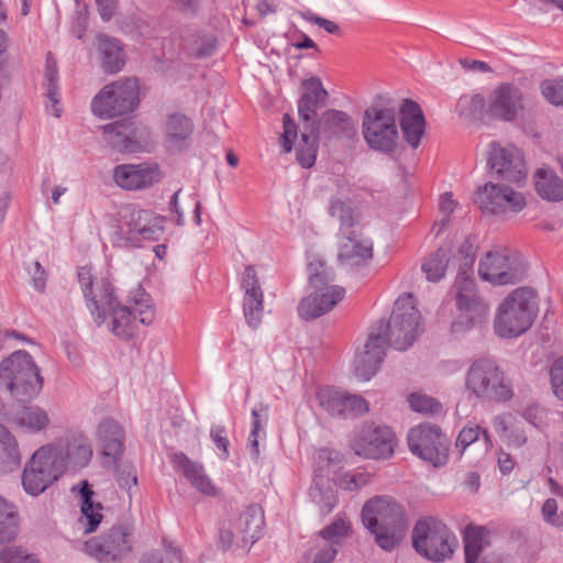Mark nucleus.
<instances>
[{
  "label": "nucleus",
  "instance_id": "obj_1",
  "mask_svg": "<svg viewBox=\"0 0 563 563\" xmlns=\"http://www.w3.org/2000/svg\"><path fill=\"white\" fill-rule=\"evenodd\" d=\"M77 279L95 323L100 327L109 319L108 328L119 339H132L137 320L144 325L154 321L153 299L141 285L130 292L126 305H121L109 278L95 279L89 266L78 268Z\"/></svg>",
  "mask_w": 563,
  "mask_h": 563
},
{
  "label": "nucleus",
  "instance_id": "obj_2",
  "mask_svg": "<svg viewBox=\"0 0 563 563\" xmlns=\"http://www.w3.org/2000/svg\"><path fill=\"white\" fill-rule=\"evenodd\" d=\"M422 332L421 313L413 296H399L389 320H380L371 327L363 352L355 355L354 375L361 380H369L383 363L388 345L406 351Z\"/></svg>",
  "mask_w": 563,
  "mask_h": 563
},
{
  "label": "nucleus",
  "instance_id": "obj_3",
  "mask_svg": "<svg viewBox=\"0 0 563 563\" xmlns=\"http://www.w3.org/2000/svg\"><path fill=\"white\" fill-rule=\"evenodd\" d=\"M538 305L533 290L521 287L511 291L498 306L494 329L500 338H516L533 323Z\"/></svg>",
  "mask_w": 563,
  "mask_h": 563
},
{
  "label": "nucleus",
  "instance_id": "obj_4",
  "mask_svg": "<svg viewBox=\"0 0 563 563\" xmlns=\"http://www.w3.org/2000/svg\"><path fill=\"white\" fill-rule=\"evenodd\" d=\"M0 385L21 402L29 401L40 394L43 377L29 352L19 350L1 361Z\"/></svg>",
  "mask_w": 563,
  "mask_h": 563
},
{
  "label": "nucleus",
  "instance_id": "obj_5",
  "mask_svg": "<svg viewBox=\"0 0 563 563\" xmlns=\"http://www.w3.org/2000/svg\"><path fill=\"white\" fill-rule=\"evenodd\" d=\"M362 134L366 145L375 152L391 155L397 148L399 133L396 110L384 106L380 96L364 111Z\"/></svg>",
  "mask_w": 563,
  "mask_h": 563
},
{
  "label": "nucleus",
  "instance_id": "obj_6",
  "mask_svg": "<svg viewBox=\"0 0 563 563\" xmlns=\"http://www.w3.org/2000/svg\"><path fill=\"white\" fill-rule=\"evenodd\" d=\"M466 390L482 400L506 402L514 396L511 383L490 358H478L470 366L465 378Z\"/></svg>",
  "mask_w": 563,
  "mask_h": 563
},
{
  "label": "nucleus",
  "instance_id": "obj_7",
  "mask_svg": "<svg viewBox=\"0 0 563 563\" xmlns=\"http://www.w3.org/2000/svg\"><path fill=\"white\" fill-rule=\"evenodd\" d=\"M140 103L136 78H126L104 86L92 99L91 111L101 119L133 112Z\"/></svg>",
  "mask_w": 563,
  "mask_h": 563
},
{
  "label": "nucleus",
  "instance_id": "obj_8",
  "mask_svg": "<svg viewBox=\"0 0 563 563\" xmlns=\"http://www.w3.org/2000/svg\"><path fill=\"white\" fill-rule=\"evenodd\" d=\"M410 452L434 467L444 466L449 461L450 440L437 424L420 423L407 434Z\"/></svg>",
  "mask_w": 563,
  "mask_h": 563
},
{
  "label": "nucleus",
  "instance_id": "obj_9",
  "mask_svg": "<svg viewBox=\"0 0 563 563\" xmlns=\"http://www.w3.org/2000/svg\"><path fill=\"white\" fill-rule=\"evenodd\" d=\"M454 288L460 316L452 322L451 331L459 334L484 322L488 313V306L479 297L474 279H455Z\"/></svg>",
  "mask_w": 563,
  "mask_h": 563
},
{
  "label": "nucleus",
  "instance_id": "obj_10",
  "mask_svg": "<svg viewBox=\"0 0 563 563\" xmlns=\"http://www.w3.org/2000/svg\"><path fill=\"white\" fill-rule=\"evenodd\" d=\"M527 271V264L517 256H510L507 250L487 252L478 266L481 278L494 285L520 283L525 278Z\"/></svg>",
  "mask_w": 563,
  "mask_h": 563
},
{
  "label": "nucleus",
  "instance_id": "obj_11",
  "mask_svg": "<svg viewBox=\"0 0 563 563\" xmlns=\"http://www.w3.org/2000/svg\"><path fill=\"white\" fill-rule=\"evenodd\" d=\"M60 457L54 460L49 449L40 448L26 464L23 475L22 485L24 490L37 496L43 493L49 485L57 481L63 474V464Z\"/></svg>",
  "mask_w": 563,
  "mask_h": 563
},
{
  "label": "nucleus",
  "instance_id": "obj_12",
  "mask_svg": "<svg viewBox=\"0 0 563 563\" xmlns=\"http://www.w3.org/2000/svg\"><path fill=\"white\" fill-rule=\"evenodd\" d=\"M395 433L387 426L375 423L363 424L355 433L352 442L354 452L366 459H387L393 455Z\"/></svg>",
  "mask_w": 563,
  "mask_h": 563
},
{
  "label": "nucleus",
  "instance_id": "obj_13",
  "mask_svg": "<svg viewBox=\"0 0 563 563\" xmlns=\"http://www.w3.org/2000/svg\"><path fill=\"white\" fill-rule=\"evenodd\" d=\"M364 528H406L408 522L404 507L391 496L377 495L362 507Z\"/></svg>",
  "mask_w": 563,
  "mask_h": 563
},
{
  "label": "nucleus",
  "instance_id": "obj_14",
  "mask_svg": "<svg viewBox=\"0 0 563 563\" xmlns=\"http://www.w3.org/2000/svg\"><path fill=\"white\" fill-rule=\"evenodd\" d=\"M132 536L128 530H109L81 544V550L100 563L121 560L132 550Z\"/></svg>",
  "mask_w": 563,
  "mask_h": 563
},
{
  "label": "nucleus",
  "instance_id": "obj_15",
  "mask_svg": "<svg viewBox=\"0 0 563 563\" xmlns=\"http://www.w3.org/2000/svg\"><path fill=\"white\" fill-rule=\"evenodd\" d=\"M411 540L419 555L435 563L450 559L459 544L450 530H412Z\"/></svg>",
  "mask_w": 563,
  "mask_h": 563
},
{
  "label": "nucleus",
  "instance_id": "obj_16",
  "mask_svg": "<svg viewBox=\"0 0 563 563\" xmlns=\"http://www.w3.org/2000/svg\"><path fill=\"white\" fill-rule=\"evenodd\" d=\"M475 202L483 212L492 214H503L507 211L519 212L526 207L522 194L508 186H498L492 183L478 188Z\"/></svg>",
  "mask_w": 563,
  "mask_h": 563
},
{
  "label": "nucleus",
  "instance_id": "obj_17",
  "mask_svg": "<svg viewBox=\"0 0 563 563\" xmlns=\"http://www.w3.org/2000/svg\"><path fill=\"white\" fill-rule=\"evenodd\" d=\"M522 109L521 90L511 82H503L490 92L486 113L492 119L511 122Z\"/></svg>",
  "mask_w": 563,
  "mask_h": 563
},
{
  "label": "nucleus",
  "instance_id": "obj_18",
  "mask_svg": "<svg viewBox=\"0 0 563 563\" xmlns=\"http://www.w3.org/2000/svg\"><path fill=\"white\" fill-rule=\"evenodd\" d=\"M487 165L497 176L510 183H519L527 176L522 154L516 147H501L493 143Z\"/></svg>",
  "mask_w": 563,
  "mask_h": 563
},
{
  "label": "nucleus",
  "instance_id": "obj_19",
  "mask_svg": "<svg viewBox=\"0 0 563 563\" xmlns=\"http://www.w3.org/2000/svg\"><path fill=\"white\" fill-rule=\"evenodd\" d=\"M107 144L120 153H134L144 142L143 130L131 119L126 118L102 126Z\"/></svg>",
  "mask_w": 563,
  "mask_h": 563
},
{
  "label": "nucleus",
  "instance_id": "obj_20",
  "mask_svg": "<svg viewBox=\"0 0 563 563\" xmlns=\"http://www.w3.org/2000/svg\"><path fill=\"white\" fill-rule=\"evenodd\" d=\"M162 173L156 164H121L113 168L115 185L124 190H142L158 183Z\"/></svg>",
  "mask_w": 563,
  "mask_h": 563
},
{
  "label": "nucleus",
  "instance_id": "obj_21",
  "mask_svg": "<svg viewBox=\"0 0 563 563\" xmlns=\"http://www.w3.org/2000/svg\"><path fill=\"white\" fill-rule=\"evenodd\" d=\"M319 405L333 417L360 416L368 411L367 401L361 396L349 395L332 387L317 393Z\"/></svg>",
  "mask_w": 563,
  "mask_h": 563
},
{
  "label": "nucleus",
  "instance_id": "obj_22",
  "mask_svg": "<svg viewBox=\"0 0 563 563\" xmlns=\"http://www.w3.org/2000/svg\"><path fill=\"white\" fill-rule=\"evenodd\" d=\"M305 92L298 100V114L303 129L309 132L320 131V123L316 120L317 110L325 104L328 91L323 88L318 77H311L302 81Z\"/></svg>",
  "mask_w": 563,
  "mask_h": 563
},
{
  "label": "nucleus",
  "instance_id": "obj_23",
  "mask_svg": "<svg viewBox=\"0 0 563 563\" xmlns=\"http://www.w3.org/2000/svg\"><path fill=\"white\" fill-rule=\"evenodd\" d=\"M373 241L362 232L339 238L338 263L353 269L365 266L373 258Z\"/></svg>",
  "mask_w": 563,
  "mask_h": 563
},
{
  "label": "nucleus",
  "instance_id": "obj_24",
  "mask_svg": "<svg viewBox=\"0 0 563 563\" xmlns=\"http://www.w3.org/2000/svg\"><path fill=\"white\" fill-rule=\"evenodd\" d=\"M313 292L301 299L298 313L302 319H316L329 312L345 295L341 286L328 284L321 287H311Z\"/></svg>",
  "mask_w": 563,
  "mask_h": 563
},
{
  "label": "nucleus",
  "instance_id": "obj_25",
  "mask_svg": "<svg viewBox=\"0 0 563 563\" xmlns=\"http://www.w3.org/2000/svg\"><path fill=\"white\" fill-rule=\"evenodd\" d=\"M44 446L49 449V453L51 455H54V460L60 457L63 462V473L68 465L74 467H85L92 457L91 442L82 433L71 435L65 441V443L58 442Z\"/></svg>",
  "mask_w": 563,
  "mask_h": 563
},
{
  "label": "nucleus",
  "instance_id": "obj_26",
  "mask_svg": "<svg viewBox=\"0 0 563 563\" xmlns=\"http://www.w3.org/2000/svg\"><path fill=\"white\" fill-rule=\"evenodd\" d=\"M241 285L244 289L243 312L245 320L252 329H256L262 320L264 294L253 265L245 267Z\"/></svg>",
  "mask_w": 563,
  "mask_h": 563
},
{
  "label": "nucleus",
  "instance_id": "obj_27",
  "mask_svg": "<svg viewBox=\"0 0 563 563\" xmlns=\"http://www.w3.org/2000/svg\"><path fill=\"white\" fill-rule=\"evenodd\" d=\"M120 216L130 235H137L143 240H154L161 231L154 214L148 210L128 206L122 209Z\"/></svg>",
  "mask_w": 563,
  "mask_h": 563
},
{
  "label": "nucleus",
  "instance_id": "obj_28",
  "mask_svg": "<svg viewBox=\"0 0 563 563\" xmlns=\"http://www.w3.org/2000/svg\"><path fill=\"white\" fill-rule=\"evenodd\" d=\"M400 128L406 142L417 148L424 134L426 120L420 106L410 99H405L400 107Z\"/></svg>",
  "mask_w": 563,
  "mask_h": 563
},
{
  "label": "nucleus",
  "instance_id": "obj_29",
  "mask_svg": "<svg viewBox=\"0 0 563 563\" xmlns=\"http://www.w3.org/2000/svg\"><path fill=\"white\" fill-rule=\"evenodd\" d=\"M124 432L120 424L111 418L102 420L97 430L102 455L111 463H115L123 453Z\"/></svg>",
  "mask_w": 563,
  "mask_h": 563
},
{
  "label": "nucleus",
  "instance_id": "obj_30",
  "mask_svg": "<svg viewBox=\"0 0 563 563\" xmlns=\"http://www.w3.org/2000/svg\"><path fill=\"white\" fill-rule=\"evenodd\" d=\"M172 462L198 492L207 496L217 495L218 490L210 477L205 473L202 465L191 461L183 452L174 453Z\"/></svg>",
  "mask_w": 563,
  "mask_h": 563
},
{
  "label": "nucleus",
  "instance_id": "obj_31",
  "mask_svg": "<svg viewBox=\"0 0 563 563\" xmlns=\"http://www.w3.org/2000/svg\"><path fill=\"white\" fill-rule=\"evenodd\" d=\"M194 132V123L181 113L168 115L165 124V145L168 151L181 152L187 148Z\"/></svg>",
  "mask_w": 563,
  "mask_h": 563
},
{
  "label": "nucleus",
  "instance_id": "obj_32",
  "mask_svg": "<svg viewBox=\"0 0 563 563\" xmlns=\"http://www.w3.org/2000/svg\"><path fill=\"white\" fill-rule=\"evenodd\" d=\"M349 530H320L316 541L322 542V547L309 549L298 563H330L335 554L336 549L333 544L347 536Z\"/></svg>",
  "mask_w": 563,
  "mask_h": 563
},
{
  "label": "nucleus",
  "instance_id": "obj_33",
  "mask_svg": "<svg viewBox=\"0 0 563 563\" xmlns=\"http://www.w3.org/2000/svg\"><path fill=\"white\" fill-rule=\"evenodd\" d=\"M101 68L104 73H119L125 64V54L121 42L107 35L98 36Z\"/></svg>",
  "mask_w": 563,
  "mask_h": 563
},
{
  "label": "nucleus",
  "instance_id": "obj_34",
  "mask_svg": "<svg viewBox=\"0 0 563 563\" xmlns=\"http://www.w3.org/2000/svg\"><path fill=\"white\" fill-rule=\"evenodd\" d=\"M329 213L340 223L339 238L361 232L360 214L351 202L333 197L330 200Z\"/></svg>",
  "mask_w": 563,
  "mask_h": 563
},
{
  "label": "nucleus",
  "instance_id": "obj_35",
  "mask_svg": "<svg viewBox=\"0 0 563 563\" xmlns=\"http://www.w3.org/2000/svg\"><path fill=\"white\" fill-rule=\"evenodd\" d=\"M318 123H320V130L338 139H352L356 133L353 119L344 111L329 109L323 112Z\"/></svg>",
  "mask_w": 563,
  "mask_h": 563
},
{
  "label": "nucleus",
  "instance_id": "obj_36",
  "mask_svg": "<svg viewBox=\"0 0 563 563\" xmlns=\"http://www.w3.org/2000/svg\"><path fill=\"white\" fill-rule=\"evenodd\" d=\"M43 87L47 98L46 111L56 118L60 117L62 109L59 107L60 95L58 86V69L57 63L51 53L47 54L45 62Z\"/></svg>",
  "mask_w": 563,
  "mask_h": 563
},
{
  "label": "nucleus",
  "instance_id": "obj_37",
  "mask_svg": "<svg viewBox=\"0 0 563 563\" xmlns=\"http://www.w3.org/2000/svg\"><path fill=\"white\" fill-rule=\"evenodd\" d=\"M534 186L538 195L548 201L563 200V179L551 168H539L534 174Z\"/></svg>",
  "mask_w": 563,
  "mask_h": 563
},
{
  "label": "nucleus",
  "instance_id": "obj_38",
  "mask_svg": "<svg viewBox=\"0 0 563 563\" xmlns=\"http://www.w3.org/2000/svg\"><path fill=\"white\" fill-rule=\"evenodd\" d=\"M21 464V453L14 435L0 424V473L16 470Z\"/></svg>",
  "mask_w": 563,
  "mask_h": 563
},
{
  "label": "nucleus",
  "instance_id": "obj_39",
  "mask_svg": "<svg viewBox=\"0 0 563 563\" xmlns=\"http://www.w3.org/2000/svg\"><path fill=\"white\" fill-rule=\"evenodd\" d=\"M78 494L80 496V511L81 518H85L88 528H98L103 518V506L101 503L93 500V490L87 481H81L79 484Z\"/></svg>",
  "mask_w": 563,
  "mask_h": 563
},
{
  "label": "nucleus",
  "instance_id": "obj_40",
  "mask_svg": "<svg viewBox=\"0 0 563 563\" xmlns=\"http://www.w3.org/2000/svg\"><path fill=\"white\" fill-rule=\"evenodd\" d=\"M252 423L249 437V448L254 457H258V443L261 439L266 438V426L268 421V406L260 404L257 408L252 409Z\"/></svg>",
  "mask_w": 563,
  "mask_h": 563
},
{
  "label": "nucleus",
  "instance_id": "obj_41",
  "mask_svg": "<svg viewBox=\"0 0 563 563\" xmlns=\"http://www.w3.org/2000/svg\"><path fill=\"white\" fill-rule=\"evenodd\" d=\"M465 563H476L481 553L490 544V530H463Z\"/></svg>",
  "mask_w": 563,
  "mask_h": 563
},
{
  "label": "nucleus",
  "instance_id": "obj_42",
  "mask_svg": "<svg viewBox=\"0 0 563 563\" xmlns=\"http://www.w3.org/2000/svg\"><path fill=\"white\" fill-rule=\"evenodd\" d=\"M14 423L24 429L41 431L49 423V418L45 410L37 406L23 407L13 417Z\"/></svg>",
  "mask_w": 563,
  "mask_h": 563
},
{
  "label": "nucleus",
  "instance_id": "obj_43",
  "mask_svg": "<svg viewBox=\"0 0 563 563\" xmlns=\"http://www.w3.org/2000/svg\"><path fill=\"white\" fill-rule=\"evenodd\" d=\"M450 249L439 247L426 258L421 269L429 282L437 283L444 277L450 261Z\"/></svg>",
  "mask_w": 563,
  "mask_h": 563
},
{
  "label": "nucleus",
  "instance_id": "obj_44",
  "mask_svg": "<svg viewBox=\"0 0 563 563\" xmlns=\"http://www.w3.org/2000/svg\"><path fill=\"white\" fill-rule=\"evenodd\" d=\"M251 530H220L219 547L225 551L233 548L249 550L261 536L257 531L250 534Z\"/></svg>",
  "mask_w": 563,
  "mask_h": 563
},
{
  "label": "nucleus",
  "instance_id": "obj_45",
  "mask_svg": "<svg viewBox=\"0 0 563 563\" xmlns=\"http://www.w3.org/2000/svg\"><path fill=\"white\" fill-rule=\"evenodd\" d=\"M318 132H309L303 129L300 134V142L297 147V161L303 168H310L317 158L318 152Z\"/></svg>",
  "mask_w": 563,
  "mask_h": 563
},
{
  "label": "nucleus",
  "instance_id": "obj_46",
  "mask_svg": "<svg viewBox=\"0 0 563 563\" xmlns=\"http://www.w3.org/2000/svg\"><path fill=\"white\" fill-rule=\"evenodd\" d=\"M487 103L481 95L461 96L456 103V112L467 120H481L486 112Z\"/></svg>",
  "mask_w": 563,
  "mask_h": 563
},
{
  "label": "nucleus",
  "instance_id": "obj_47",
  "mask_svg": "<svg viewBox=\"0 0 563 563\" xmlns=\"http://www.w3.org/2000/svg\"><path fill=\"white\" fill-rule=\"evenodd\" d=\"M309 495L313 503L319 506L322 515L330 512L336 504V498L332 488L322 489L318 478L313 479L309 489Z\"/></svg>",
  "mask_w": 563,
  "mask_h": 563
},
{
  "label": "nucleus",
  "instance_id": "obj_48",
  "mask_svg": "<svg viewBox=\"0 0 563 563\" xmlns=\"http://www.w3.org/2000/svg\"><path fill=\"white\" fill-rule=\"evenodd\" d=\"M308 272L310 287L319 288L334 282V272L328 268L321 260L309 262Z\"/></svg>",
  "mask_w": 563,
  "mask_h": 563
},
{
  "label": "nucleus",
  "instance_id": "obj_49",
  "mask_svg": "<svg viewBox=\"0 0 563 563\" xmlns=\"http://www.w3.org/2000/svg\"><path fill=\"white\" fill-rule=\"evenodd\" d=\"M408 402L410 408L416 412L424 415H437L442 411V405L434 398L427 395L417 393L411 394L408 397Z\"/></svg>",
  "mask_w": 563,
  "mask_h": 563
},
{
  "label": "nucleus",
  "instance_id": "obj_50",
  "mask_svg": "<svg viewBox=\"0 0 563 563\" xmlns=\"http://www.w3.org/2000/svg\"><path fill=\"white\" fill-rule=\"evenodd\" d=\"M405 530H369L375 542L385 551L396 549L405 539Z\"/></svg>",
  "mask_w": 563,
  "mask_h": 563
},
{
  "label": "nucleus",
  "instance_id": "obj_51",
  "mask_svg": "<svg viewBox=\"0 0 563 563\" xmlns=\"http://www.w3.org/2000/svg\"><path fill=\"white\" fill-rule=\"evenodd\" d=\"M163 547L166 553V560L168 563H181L180 548L172 540L163 538ZM140 563H164L163 559L158 553L145 554Z\"/></svg>",
  "mask_w": 563,
  "mask_h": 563
},
{
  "label": "nucleus",
  "instance_id": "obj_52",
  "mask_svg": "<svg viewBox=\"0 0 563 563\" xmlns=\"http://www.w3.org/2000/svg\"><path fill=\"white\" fill-rule=\"evenodd\" d=\"M483 433V437L486 443H490L489 434L486 430H482L479 426L474 427H464L456 439L455 446L463 453L467 446L479 439V434Z\"/></svg>",
  "mask_w": 563,
  "mask_h": 563
},
{
  "label": "nucleus",
  "instance_id": "obj_53",
  "mask_svg": "<svg viewBox=\"0 0 563 563\" xmlns=\"http://www.w3.org/2000/svg\"><path fill=\"white\" fill-rule=\"evenodd\" d=\"M239 525L244 528H263L264 510L258 504H252L239 517Z\"/></svg>",
  "mask_w": 563,
  "mask_h": 563
},
{
  "label": "nucleus",
  "instance_id": "obj_54",
  "mask_svg": "<svg viewBox=\"0 0 563 563\" xmlns=\"http://www.w3.org/2000/svg\"><path fill=\"white\" fill-rule=\"evenodd\" d=\"M1 563H40L34 554L27 553L21 547H8L0 553Z\"/></svg>",
  "mask_w": 563,
  "mask_h": 563
},
{
  "label": "nucleus",
  "instance_id": "obj_55",
  "mask_svg": "<svg viewBox=\"0 0 563 563\" xmlns=\"http://www.w3.org/2000/svg\"><path fill=\"white\" fill-rule=\"evenodd\" d=\"M20 515L14 504L0 496V528H18Z\"/></svg>",
  "mask_w": 563,
  "mask_h": 563
},
{
  "label": "nucleus",
  "instance_id": "obj_56",
  "mask_svg": "<svg viewBox=\"0 0 563 563\" xmlns=\"http://www.w3.org/2000/svg\"><path fill=\"white\" fill-rule=\"evenodd\" d=\"M115 478L119 486L124 489H131V487L137 484L136 470L129 462H122L117 465Z\"/></svg>",
  "mask_w": 563,
  "mask_h": 563
},
{
  "label": "nucleus",
  "instance_id": "obj_57",
  "mask_svg": "<svg viewBox=\"0 0 563 563\" xmlns=\"http://www.w3.org/2000/svg\"><path fill=\"white\" fill-rule=\"evenodd\" d=\"M283 128L284 133L280 137L283 151L285 153H290L292 151L294 141L298 136V129L295 120L288 113L284 114Z\"/></svg>",
  "mask_w": 563,
  "mask_h": 563
},
{
  "label": "nucleus",
  "instance_id": "obj_58",
  "mask_svg": "<svg viewBox=\"0 0 563 563\" xmlns=\"http://www.w3.org/2000/svg\"><path fill=\"white\" fill-rule=\"evenodd\" d=\"M543 97L553 104H563V80H544L541 86Z\"/></svg>",
  "mask_w": 563,
  "mask_h": 563
},
{
  "label": "nucleus",
  "instance_id": "obj_59",
  "mask_svg": "<svg viewBox=\"0 0 563 563\" xmlns=\"http://www.w3.org/2000/svg\"><path fill=\"white\" fill-rule=\"evenodd\" d=\"M298 14L305 21L318 25L330 34L338 35L341 33V29L335 22L319 16L310 10L300 11Z\"/></svg>",
  "mask_w": 563,
  "mask_h": 563
},
{
  "label": "nucleus",
  "instance_id": "obj_60",
  "mask_svg": "<svg viewBox=\"0 0 563 563\" xmlns=\"http://www.w3.org/2000/svg\"><path fill=\"white\" fill-rule=\"evenodd\" d=\"M210 437L216 446L221 451V457L227 460L229 457V440L224 426H212Z\"/></svg>",
  "mask_w": 563,
  "mask_h": 563
},
{
  "label": "nucleus",
  "instance_id": "obj_61",
  "mask_svg": "<svg viewBox=\"0 0 563 563\" xmlns=\"http://www.w3.org/2000/svg\"><path fill=\"white\" fill-rule=\"evenodd\" d=\"M550 377L555 396L563 400V357L554 362L550 371Z\"/></svg>",
  "mask_w": 563,
  "mask_h": 563
},
{
  "label": "nucleus",
  "instance_id": "obj_62",
  "mask_svg": "<svg viewBox=\"0 0 563 563\" xmlns=\"http://www.w3.org/2000/svg\"><path fill=\"white\" fill-rule=\"evenodd\" d=\"M367 483V477L363 473H345L340 478V485L346 490H355Z\"/></svg>",
  "mask_w": 563,
  "mask_h": 563
},
{
  "label": "nucleus",
  "instance_id": "obj_63",
  "mask_svg": "<svg viewBox=\"0 0 563 563\" xmlns=\"http://www.w3.org/2000/svg\"><path fill=\"white\" fill-rule=\"evenodd\" d=\"M119 0H96L98 12L103 22H109L117 13Z\"/></svg>",
  "mask_w": 563,
  "mask_h": 563
},
{
  "label": "nucleus",
  "instance_id": "obj_64",
  "mask_svg": "<svg viewBox=\"0 0 563 563\" xmlns=\"http://www.w3.org/2000/svg\"><path fill=\"white\" fill-rule=\"evenodd\" d=\"M558 511V503L554 498H548L541 508L542 517L549 525L555 523V517Z\"/></svg>",
  "mask_w": 563,
  "mask_h": 563
}]
</instances>
